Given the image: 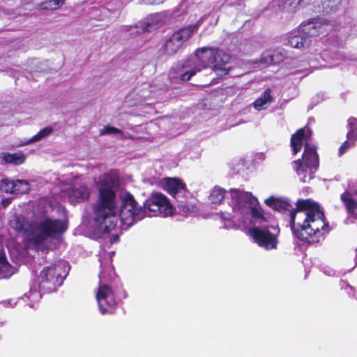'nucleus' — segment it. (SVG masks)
<instances>
[{
  "label": "nucleus",
  "mask_w": 357,
  "mask_h": 357,
  "mask_svg": "<svg viewBox=\"0 0 357 357\" xmlns=\"http://www.w3.org/2000/svg\"><path fill=\"white\" fill-rule=\"evenodd\" d=\"M296 208L289 211L291 230L298 240L313 244L329 231V224L320 205L310 199H298Z\"/></svg>",
  "instance_id": "obj_1"
},
{
  "label": "nucleus",
  "mask_w": 357,
  "mask_h": 357,
  "mask_svg": "<svg viewBox=\"0 0 357 357\" xmlns=\"http://www.w3.org/2000/svg\"><path fill=\"white\" fill-rule=\"evenodd\" d=\"M98 190L93 207L95 229L99 233L109 234L116 226V193L107 178L100 181Z\"/></svg>",
  "instance_id": "obj_2"
},
{
  "label": "nucleus",
  "mask_w": 357,
  "mask_h": 357,
  "mask_svg": "<svg viewBox=\"0 0 357 357\" xmlns=\"http://www.w3.org/2000/svg\"><path fill=\"white\" fill-rule=\"evenodd\" d=\"M195 56L203 68L211 67L218 76L227 75L231 70L228 64L231 56L220 47H199L195 51Z\"/></svg>",
  "instance_id": "obj_3"
},
{
  "label": "nucleus",
  "mask_w": 357,
  "mask_h": 357,
  "mask_svg": "<svg viewBox=\"0 0 357 357\" xmlns=\"http://www.w3.org/2000/svg\"><path fill=\"white\" fill-rule=\"evenodd\" d=\"M36 231L26 243V248L38 250L48 238H54L63 233L68 229V225L60 219L45 217L35 226Z\"/></svg>",
  "instance_id": "obj_4"
},
{
  "label": "nucleus",
  "mask_w": 357,
  "mask_h": 357,
  "mask_svg": "<svg viewBox=\"0 0 357 357\" xmlns=\"http://www.w3.org/2000/svg\"><path fill=\"white\" fill-rule=\"evenodd\" d=\"M324 32V24L313 18L307 22L301 23L296 33H291L287 38V45L297 49H306L311 45L312 37Z\"/></svg>",
  "instance_id": "obj_5"
},
{
  "label": "nucleus",
  "mask_w": 357,
  "mask_h": 357,
  "mask_svg": "<svg viewBox=\"0 0 357 357\" xmlns=\"http://www.w3.org/2000/svg\"><path fill=\"white\" fill-rule=\"evenodd\" d=\"M68 275L64 262H57L44 267L39 275V287L44 293H51L63 284Z\"/></svg>",
  "instance_id": "obj_6"
},
{
  "label": "nucleus",
  "mask_w": 357,
  "mask_h": 357,
  "mask_svg": "<svg viewBox=\"0 0 357 357\" xmlns=\"http://www.w3.org/2000/svg\"><path fill=\"white\" fill-rule=\"evenodd\" d=\"M146 215V211L143 206H138L134 196L126 192L121 198V204L119 217L121 224L128 228L135 222L141 220Z\"/></svg>",
  "instance_id": "obj_7"
},
{
  "label": "nucleus",
  "mask_w": 357,
  "mask_h": 357,
  "mask_svg": "<svg viewBox=\"0 0 357 357\" xmlns=\"http://www.w3.org/2000/svg\"><path fill=\"white\" fill-rule=\"evenodd\" d=\"M197 29L195 24L188 25L174 31L162 46L163 54L173 56L182 47L184 43L188 41Z\"/></svg>",
  "instance_id": "obj_8"
},
{
  "label": "nucleus",
  "mask_w": 357,
  "mask_h": 357,
  "mask_svg": "<svg viewBox=\"0 0 357 357\" xmlns=\"http://www.w3.org/2000/svg\"><path fill=\"white\" fill-rule=\"evenodd\" d=\"M280 229L273 226L263 228L255 227L250 229V234L255 243L265 250H274L278 247V236Z\"/></svg>",
  "instance_id": "obj_9"
},
{
  "label": "nucleus",
  "mask_w": 357,
  "mask_h": 357,
  "mask_svg": "<svg viewBox=\"0 0 357 357\" xmlns=\"http://www.w3.org/2000/svg\"><path fill=\"white\" fill-rule=\"evenodd\" d=\"M96 296L101 314L114 313L119 305V300L111 286L100 284Z\"/></svg>",
  "instance_id": "obj_10"
},
{
  "label": "nucleus",
  "mask_w": 357,
  "mask_h": 357,
  "mask_svg": "<svg viewBox=\"0 0 357 357\" xmlns=\"http://www.w3.org/2000/svg\"><path fill=\"white\" fill-rule=\"evenodd\" d=\"M230 194L233 199L238 204L241 205L243 202L251 204L250 211L252 219L260 220L261 222H266L261 208L258 207L259 203L256 197L251 192H245L238 189H231Z\"/></svg>",
  "instance_id": "obj_11"
},
{
  "label": "nucleus",
  "mask_w": 357,
  "mask_h": 357,
  "mask_svg": "<svg viewBox=\"0 0 357 357\" xmlns=\"http://www.w3.org/2000/svg\"><path fill=\"white\" fill-rule=\"evenodd\" d=\"M145 211L162 214L165 216L172 215L174 210L167 197L160 192L152 193L143 204Z\"/></svg>",
  "instance_id": "obj_12"
},
{
  "label": "nucleus",
  "mask_w": 357,
  "mask_h": 357,
  "mask_svg": "<svg viewBox=\"0 0 357 357\" xmlns=\"http://www.w3.org/2000/svg\"><path fill=\"white\" fill-rule=\"evenodd\" d=\"M347 122L349 130L347 133V139L338 149L339 156H342L349 148L355 146L357 142V119L350 117Z\"/></svg>",
  "instance_id": "obj_13"
},
{
  "label": "nucleus",
  "mask_w": 357,
  "mask_h": 357,
  "mask_svg": "<svg viewBox=\"0 0 357 357\" xmlns=\"http://www.w3.org/2000/svg\"><path fill=\"white\" fill-rule=\"evenodd\" d=\"M312 135V130L309 127L305 126L298 129L296 132L291 136L290 146L293 155H296L301 151L304 140L310 139Z\"/></svg>",
  "instance_id": "obj_14"
},
{
  "label": "nucleus",
  "mask_w": 357,
  "mask_h": 357,
  "mask_svg": "<svg viewBox=\"0 0 357 357\" xmlns=\"http://www.w3.org/2000/svg\"><path fill=\"white\" fill-rule=\"evenodd\" d=\"M11 227L18 233L24 235L26 238L24 241V245L26 247V243L29 238L35 235L36 229L32 224L29 222L22 217H15L11 222Z\"/></svg>",
  "instance_id": "obj_15"
},
{
  "label": "nucleus",
  "mask_w": 357,
  "mask_h": 357,
  "mask_svg": "<svg viewBox=\"0 0 357 357\" xmlns=\"http://www.w3.org/2000/svg\"><path fill=\"white\" fill-rule=\"evenodd\" d=\"M163 188L174 198H176L179 194H185L188 190L185 183L181 178L176 177L165 178Z\"/></svg>",
  "instance_id": "obj_16"
},
{
  "label": "nucleus",
  "mask_w": 357,
  "mask_h": 357,
  "mask_svg": "<svg viewBox=\"0 0 357 357\" xmlns=\"http://www.w3.org/2000/svg\"><path fill=\"white\" fill-rule=\"evenodd\" d=\"M302 158L306 167L317 170L319 166V157L317 151V146L306 143Z\"/></svg>",
  "instance_id": "obj_17"
},
{
  "label": "nucleus",
  "mask_w": 357,
  "mask_h": 357,
  "mask_svg": "<svg viewBox=\"0 0 357 357\" xmlns=\"http://www.w3.org/2000/svg\"><path fill=\"white\" fill-rule=\"evenodd\" d=\"M91 191L86 185H74L68 190V198L73 204L88 200Z\"/></svg>",
  "instance_id": "obj_18"
},
{
  "label": "nucleus",
  "mask_w": 357,
  "mask_h": 357,
  "mask_svg": "<svg viewBox=\"0 0 357 357\" xmlns=\"http://www.w3.org/2000/svg\"><path fill=\"white\" fill-rule=\"evenodd\" d=\"M340 199L345 206L347 213L352 218H357V201L347 190L340 195Z\"/></svg>",
  "instance_id": "obj_19"
},
{
  "label": "nucleus",
  "mask_w": 357,
  "mask_h": 357,
  "mask_svg": "<svg viewBox=\"0 0 357 357\" xmlns=\"http://www.w3.org/2000/svg\"><path fill=\"white\" fill-rule=\"evenodd\" d=\"M13 273V267L8 263L5 253L0 251V279L8 278Z\"/></svg>",
  "instance_id": "obj_20"
},
{
  "label": "nucleus",
  "mask_w": 357,
  "mask_h": 357,
  "mask_svg": "<svg viewBox=\"0 0 357 357\" xmlns=\"http://www.w3.org/2000/svg\"><path fill=\"white\" fill-rule=\"evenodd\" d=\"M10 186V189H14L12 190H9L10 192V194L22 195L24 193H27L30 190V184L29 181L26 180H13V183H11Z\"/></svg>",
  "instance_id": "obj_21"
},
{
  "label": "nucleus",
  "mask_w": 357,
  "mask_h": 357,
  "mask_svg": "<svg viewBox=\"0 0 357 357\" xmlns=\"http://www.w3.org/2000/svg\"><path fill=\"white\" fill-rule=\"evenodd\" d=\"M1 155V158L4 160L5 163L20 165L25 161V156L22 153H10L3 152Z\"/></svg>",
  "instance_id": "obj_22"
},
{
  "label": "nucleus",
  "mask_w": 357,
  "mask_h": 357,
  "mask_svg": "<svg viewBox=\"0 0 357 357\" xmlns=\"http://www.w3.org/2000/svg\"><path fill=\"white\" fill-rule=\"evenodd\" d=\"M271 92L270 88L266 89L263 94L254 102V107L255 109L261 110L265 107L267 103L272 102L273 98Z\"/></svg>",
  "instance_id": "obj_23"
},
{
  "label": "nucleus",
  "mask_w": 357,
  "mask_h": 357,
  "mask_svg": "<svg viewBox=\"0 0 357 357\" xmlns=\"http://www.w3.org/2000/svg\"><path fill=\"white\" fill-rule=\"evenodd\" d=\"M226 191L225 189L215 186L211 191L209 199L211 203L220 204L222 203L225 197Z\"/></svg>",
  "instance_id": "obj_24"
},
{
  "label": "nucleus",
  "mask_w": 357,
  "mask_h": 357,
  "mask_svg": "<svg viewBox=\"0 0 357 357\" xmlns=\"http://www.w3.org/2000/svg\"><path fill=\"white\" fill-rule=\"evenodd\" d=\"M341 2L342 0H324L322 1L323 13L328 15L335 12L338 9Z\"/></svg>",
  "instance_id": "obj_25"
},
{
  "label": "nucleus",
  "mask_w": 357,
  "mask_h": 357,
  "mask_svg": "<svg viewBox=\"0 0 357 357\" xmlns=\"http://www.w3.org/2000/svg\"><path fill=\"white\" fill-rule=\"evenodd\" d=\"M64 5V0H46L39 4L41 10H55Z\"/></svg>",
  "instance_id": "obj_26"
},
{
  "label": "nucleus",
  "mask_w": 357,
  "mask_h": 357,
  "mask_svg": "<svg viewBox=\"0 0 357 357\" xmlns=\"http://www.w3.org/2000/svg\"><path fill=\"white\" fill-rule=\"evenodd\" d=\"M270 63L276 64L282 61V55L278 51H270L268 52Z\"/></svg>",
  "instance_id": "obj_27"
},
{
  "label": "nucleus",
  "mask_w": 357,
  "mask_h": 357,
  "mask_svg": "<svg viewBox=\"0 0 357 357\" xmlns=\"http://www.w3.org/2000/svg\"><path fill=\"white\" fill-rule=\"evenodd\" d=\"M290 204L287 202H284L280 199H278L275 202V204L273 207V209L278 211L279 212H284V211L288 210Z\"/></svg>",
  "instance_id": "obj_28"
},
{
  "label": "nucleus",
  "mask_w": 357,
  "mask_h": 357,
  "mask_svg": "<svg viewBox=\"0 0 357 357\" xmlns=\"http://www.w3.org/2000/svg\"><path fill=\"white\" fill-rule=\"evenodd\" d=\"M295 166H294V170L296 172V174L298 175H301V173H303L307 171V169H309L308 167H306L305 165V163L303 162V159H298L294 162Z\"/></svg>",
  "instance_id": "obj_29"
},
{
  "label": "nucleus",
  "mask_w": 357,
  "mask_h": 357,
  "mask_svg": "<svg viewBox=\"0 0 357 357\" xmlns=\"http://www.w3.org/2000/svg\"><path fill=\"white\" fill-rule=\"evenodd\" d=\"M52 131V128L50 127H45L44 128H43L42 130H40L37 135H36L35 136H33L32 137V141H37L39 139L42 138V137H44L45 136H47L49 135Z\"/></svg>",
  "instance_id": "obj_30"
},
{
  "label": "nucleus",
  "mask_w": 357,
  "mask_h": 357,
  "mask_svg": "<svg viewBox=\"0 0 357 357\" xmlns=\"http://www.w3.org/2000/svg\"><path fill=\"white\" fill-rule=\"evenodd\" d=\"M101 135H111V134H123L122 131L115 127L106 126L103 130H101Z\"/></svg>",
  "instance_id": "obj_31"
},
{
  "label": "nucleus",
  "mask_w": 357,
  "mask_h": 357,
  "mask_svg": "<svg viewBox=\"0 0 357 357\" xmlns=\"http://www.w3.org/2000/svg\"><path fill=\"white\" fill-rule=\"evenodd\" d=\"M11 183H13V180L9 179H3L1 183V189L6 193H10L9 190H12Z\"/></svg>",
  "instance_id": "obj_32"
},
{
  "label": "nucleus",
  "mask_w": 357,
  "mask_h": 357,
  "mask_svg": "<svg viewBox=\"0 0 357 357\" xmlns=\"http://www.w3.org/2000/svg\"><path fill=\"white\" fill-rule=\"evenodd\" d=\"M198 70H191L190 71H187L185 72V73H183L182 75H181L180 76V79L182 80V81H185V82H188L190 79V78L195 75L197 72H198Z\"/></svg>",
  "instance_id": "obj_33"
},
{
  "label": "nucleus",
  "mask_w": 357,
  "mask_h": 357,
  "mask_svg": "<svg viewBox=\"0 0 357 357\" xmlns=\"http://www.w3.org/2000/svg\"><path fill=\"white\" fill-rule=\"evenodd\" d=\"M278 199V198H275L273 197H268V199H266L265 200V204L270 206L271 208H273L274 204H275V202H276V200Z\"/></svg>",
  "instance_id": "obj_34"
},
{
  "label": "nucleus",
  "mask_w": 357,
  "mask_h": 357,
  "mask_svg": "<svg viewBox=\"0 0 357 357\" xmlns=\"http://www.w3.org/2000/svg\"><path fill=\"white\" fill-rule=\"evenodd\" d=\"M181 203H182V202L181 201ZM178 208L182 211L183 213H189L190 212V208L188 206H187L186 204H180L178 205Z\"/></svg>",
  "instance_id": "obj_35"
},
{
  "label": "nucleus",
  "mask_w": 357,
  "mask_h": 357,
  "mask_svg": "<svg viewBox=\"0 0 357 357\" xmlns=\"http://www.w3.org/2000/svg\"><path fill=\"white\" fill-rule=\"evenodd\" d=\"M118 240H119V236L114 235L111 238L110 242H111V243H114L116 242Z\"/></svg>",
  "instance_id": "obj_36"
},
{
  "label": "nucleus",
  "mask_w": 357,
  "mask_h": 357,
  "mask_svg": "<svg viewBox=\"0 0 357 357\" xmlns=\"http://www.w3.org/2000/svg\"><path fill=\"white\" fill-rule=\"evenodd\" d=\"M3 205L6 206L10 204V200L8 199H4L2 200Z\"/></svg>",
  "instance_id": "obj_37"
},
{
  "label": "nucleus",
  "mask_w": 357,
  "mask_h": 357,
  "mask_svg": "<svg viewBox=\"0 0 357 357\" xmlns=\"http://www.w3.org/2000/svg\"><path fill=\"white\" fill-rule=\"evenodd\" d=\"M354 193L357 196V188L354 189Z\"/></svg>",
  "instance_id": "obj_38"
},
{
  "label": "nucleus",
  "mask_w": 357,
  "mask_h": 357,
  "mask_svg": "<svg viewBox=\"0 0 357 357\" xmlns=\"http://www.w3.org/2000/svg\"><path fill=\"white\" fill-rule=\"evenodd\" d=\"M347 287H348L349 289H350L351 290H353V287H351L350 285H347Z\"/></svg>",
  "instance_id": "obj_39"
},
{
  "label": "nucleus",
  "mask_w": 357,
  "mask_h": 357,
  "mask_svg": "<svg viewBox=\"0 0 357 357\" xmlns=\"http://www.w3.org/2000/svg\"><path fill=\"white\" fill-rule=\"evenodd\" d=\"M302 0H298V4H299L301 3Z\"/></svg>",
  "instance_id": "obj_40"
},
{
  "label": "nucleus",
  "mask_w": 357,
  "mask_h": 357,
  "mask_svg": "<svg viewBox=\"0 0 357 357\" xmlns=\"http://www.w3.org/2000/svg\"><path fill=\"white\" fill-rule=\"evenodd\" d=\"M66 1V0H64V2Z\"/></svg>",
  "instance_id": "obj_41"
}]
</instances>
